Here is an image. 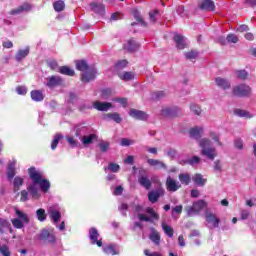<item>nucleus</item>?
Here are the masks:
<instances>
[{"label":"nucleus","mask_w":256,"mask_h":256,"mask_svg":"<svg viewBox=\"0 0 256 256\" xmlns=\"http://www.w3.org/2000/svg\"><path fill=\"white\" fill-rule=\"evenodd\" d=\"M29 177L32 179L33 183L35 185H40V188L42 189L43 193H47L51 187V183L49 180L43 178L41 173L35 169V167H31L28 169Z\"/></svg>","instance_id":"1"},{"label":"nucleus","mask_w":256,"mask_h":256,"mask_svg":"<svg viewBox=\"0 0 256 256\" xmlns=\"http://www.w3.org/2000/svg\"><path fill=\"white\" fill-rule=\"evenodd\" d=\"M199 147H201V155L213 161L217 157V149L211 147V140L209 138H202L199 140Z\"/></svg>","instance_id":"2"},{"label":"nucleus","mask_w":256,"mask_h":256,"mask_svg":"<svg viewBox=\"0 0 256 256\" xmlns=\"http://www.w3.org/2000/svg\"><path fill=\"white\" fill-rule=\"evenodd\" d=\"M206 207L207 202L205 200H198L193 202L191 206H185L184 211L187 213L188 217H193V215H199Z\"/></svg>","instance_id":"3"},{"label":"nucleus","mask_w":256,"mask_h":256,"mask_svg":"<svg viewBox=\"0 0 256 256\" xmlns=\"http://www.w3.org/2000/svg\"><path fill=\"white\" fill-rule=\"evenodd\" d=\"M146 213H148L150 217L145 214H138L139 221H145L146 223H153V219L155 221H159L160 216L157 212H155V210L152 207H147Z\"/></svg>","instance_id":"4"},{"label":"nucleus","mask_w":256,"mask_h":256,"mask_svg":"<svg viewBox=\"0 0 256 256\" xmlns=\"http://www.w3.org/2000/svg\"><path fill=\"white\" fill-rule=\"evenodd\" d=\"M233 95L235 97H249V95H251V87L245 84L235 86L233 89Z\"/></svg>","instance_id":"5"},{"label":"nucleus","mask_w":256,"mask_h":256,"mask_svg":"<svg viewBox=\"0 0 256 256\" xmlns=\"http://www.w3.org/2000/svg\"><path fill=\"white\" fill-rule=\"evenodd\" d=\"M139 175H141L138 178L139 185H141V187H144V189L149 191V189H151L152 183L151 180H149V178L147 177V170L140 168Z\"/></svg>","instance_id":"6"},{"label":"nucleus","mask_w":256,"mask_h":256,"mask_svg":"<svg viewBox=\"0 0 256 256\" xmlns=\"http://www.w3.org/2000/svg\"><path fill=\"white\" fill-rule=\"evenodd\" d=\"M40 241H47V243H50L51 245H55L57 238L55 237V234L53 232H50L47 229L41 230L39 234Z\"/></svg>","instance_id":"7"},{"label":"nucleus","mask_w":256,"mask_h":256,"mask_svg":"<svg viewBox=\"0 0 256 256\" xmlns=\"http://www.w3.org/2000/svg\"><path fill=\"white\" fill-rule=\"evenodd\" d=\"M87 72L81 75L82 83H91V81H95L97 78V70L95 69H88Z\"/></svg>","instance_id":"8"},{"label":"nucleus","mask_w":256,"mask_h":256,"mask_svg":"<svg viewBox=\"0 0 256 256\" xmlns=\"http://www.w3.org/2000/svg\"><path fill=\"white\" fill-rule=\"evenodd\" d=\"M198 8L201 11H210L213 12L215 11L216 7H215V1L213 0H201L198 3Z\"/></svg>","instance_id":"9"},{"label":"nucleus","mask_w":256,"mask_h":256,"mask_svg":"<svg viewBox=\"0 0 256 256\" xmlns=\"http://www.w3.org/2000/svg\"><path fill=\"white\" fill-rule=\"evenodd\" d=\"M89 237L92 245H97V247H103V241L99 240V231H97V228L90 229Z\"/></svg>","instance_id":"10"},{"label":"nucleus","mask_w":256,"mask_h":256,"mask_svg":"<svg viewBox=\"0 0 256 256\" xmlns=\"http://www.w3.org/2000/svg\"><path fill=\"white\" fill-rule=\"evenodd\" d=\"M163 195H165V190H163V188H159L155 191H150L148 193V201H150V203H157L159 201V198L163 197Z\"/></svg>","instance_id":"11"},{"label":"nucleus","mask_w":256,"mask_h":256,"mask_svg":"<svg viewBox=\"0 0 256 256\" xmlns=\"http://www.w3.org/2000/svg\"><path fill=\"white\" fill-rule=\"evenodd\" d=\"M129 115L130 117H133V119H138V121H147V119H149L147 113L137 109H131Z\"/></svg>","instance_id":"12"},{"label":"nucleus","mask_w":256,"mask_h":256,"mask_svg":"<svg viewBox=\"0 0 256 256\" xmlns=\"http://www.w3.org/2000/svg\"><path fill=\"white\" fill-rule=\"evenodd\" d=\"M166 189L171 193H175V191H179V189H181V184L177 183L175 179L168 177L166 179Z\"/></svg>","instance_id":"13"},{"label":"nucleus","mask_w":256,"mask_h":256,"mask_svg":"<svg viewBox=\"0 0 256 256\" xmlns=\"http://www.w3.org/2000/svg\"><path fill=\"white\" fill-rule=\"evenodd\" d=\"M47 80V87H49L50 89H53V87H59L60 85H63V78H61V76L52 75Z\"/></svg>","instance_id":"14"},{"label":"nucleus","mask_w":256,"mask_h":256,"mask_svg":"<svg viewBox=\"0 0 256 256\" xmlns=\"http://www.w3.org/2000/svg\"><path fill=\"white\" fill-rule=\"evenodd\" d=\"M162 115L164 117H178V115H181V110L177 107L164 108L162 109Z\"/></svg>","instance_id":"15"},{"label":"nucleus","mask_w":256,"mask_h":256,"mask_svg":"<svg viewBox=\"0 0 256 256\" xmlns=\"http://www.w3.org/2000/svg\"><path fill=\"white\" fill-rule=\"evenodd\" d=\"M93 107L97 109V111H109V109L113 107V104H111V102L95 101Z\"/></svg>","instance_id":"16"},{"label":"nucleus","mask_w":256,"mask_h":256,"mask_svg":"<svg viewBox=\"0 0 256 256\" xmlns=\"http://www.w3.org/2000/svg\"><path fill=\"white\" fill-rule=\"evenodd\" d=\"M205 215L207 223H212L213 227L215 228L219 227V223H221V220H219V218H217L215 214L206 211Z\"/></svg>","instance_id":"17"},{"label":"nucleus","mask_w":256,"mask_h":256,"mask_svg":"<svg viewBox=\"0 0 256 256\" xmlns=\"http://www.w3.org/2000/svg\"><path fill=\"white\" fill-rule=\"evenodd\" d=\"M173 41L176 43L177 49H185V47H187V44L185 43V36H182L181 34H175Z\"/></svg>","instance_id":"18"},{"label":"nucleus","mask_w":256,"mask_h":256,"mask_svg":"<svg viewBox=\"0 0 256 256\" xmlns=\"http://www.w3.org/2000/svg\"><path fill=\"white\" fill-rule=\"evenodd\" d=\"M30 97L32 101H36V103H39L45 99V95H43V91L41 90H32L30 92Z\"/></svg>","instance_id":"19"},{"label":"nucleus","mask_w":256,"mask_h":256,"mask_svg":"<svg viewBox=\"0 0 256 256\" xmlns=\"http://www.w3.org/2000/svg\"><path fill=\"white\" fill-rule=\"evenodd\" d=\"M147 164L150 167H156L157 169H167V165L163 163L161 160L157 159H148Z\"/></svg>","instance_id":"20"},{"label":"nucleus","mask_w":256,"mask_h":256,"mask_svg":"<svg viewBox=\"0 0 256 256\" xmlns=\"http://www.w3.org/2000/svg\"><path fill=\"white\" fill-rule=\"evenodd\" d=\"M190 137L193 139H201V136L203 135V127H194L189 130Z\"/></svg>","instance_id":"21"},{"label":"nucleus","mask_w":256,"mask_h":256,"mask_svg":"<svg viewBox=\"0 0 256 256\" xmlns=\"http://www.w3.org/2000/svg\"><path fill=\"white\" fill-rule=\"evenodd\" d=\"M217 87H221V89H230L231 88V83L227 81L225 78L217 77L215 79Z\"/></svg>","instance_id":"22"},{"label":"nucleus","mask_w":256,"mask_h":256,"mask_svg":"<svg viewBox=\"0 0 256 256\" xmlns=\"http://www.w3.org/2000/svg\"><path fill=\"white\" fill-rule=\"evenodd\" d=\"M103 251L106 255H119V250H117L115 244L104 246Z\"/></svg>","instance_id":"23"},{"label":"nucleus","mask_w":256,"mask_h":256,"mask_svg":"<svg viewBox=\"0 0 256 256\" xmlns=\"http://www.w3.org/2000/svg\"><path fill=\"white\" fill-rule=\"evenodd\" d=\"M23 11H31V4H23L18 8L11 10V15H19V13H23Z\"/></svg>","instance_id":"24"},{"label":"nucleus","mask_w":256,"mask_h":256,"mask_svg":"<svg viewBox=\"0 0 256 256\" xmlns=\"http://www.w3.org/2000/svg\"><path fill=\"white\" fill-rule=\"evenodd\" d=\"M28 191L33 199H39V188L37 184L33 182V184L29 185Z\"/></svg>","instance_id":"25"},{"label":"nucleus","mask_w":256,"mask_h":256,"mask_svg":"<svg viewBox=\"0 0 256 256\" xmlns=\"http://www.w3.org/2000/svg\"><path fill=\"white\" fill-rule=\"evenodd\" d=\"M15 214L17 215L18 219L25 223L26 225L29 224V216L24 213L23 211L15 208Z\"/></svg>","instance_id":"26"},{"label":"nucleus","mask_w":256,"mask_h":256,"mask_svg":"<svg viewBox=\"0 0 256 256\" xmlns=\"http://www.w3.org/2000/svg\"><path fill=\"white\" fill-rule=\"evenodd\" d=\"M126 49L129 53H133V52L137 51V49H139V45L137 44V42L134 39H130V40H128Z\"/></svg>","instance_id":"27"},{"label":"nucleus","mask_w":256,"mask_h":256,"mask_svg":"<svg viewBox=\"0 0 256 256\" xmlns=\"http://www.w3.org/2000/svg\"><path fill=\"white\" fill-rule=\"evenodd\" d=\"M7 229H11V223L7 219L0 218V234L3 235Z\"/></svg>","instance_id":"28"},{"label":"nucleus","mask_w":256,"mask_h":256,"mask_svg":"<svg viewBox=\"0 0 256 256\" xmlns=\"http://www.w3.org/2000/svg\"><path fill=\"white\" fill-rule=\"evenodd\" d=\"M192 181H194V183L196 185H198L199 187H203V185H205V183H207V179H204L203 175H201V174H195L192 178Z\"/></svg>","instance_id":"29"},{"label":"nucleus","mask_w":256,"mask_h":256,"mask_svg":"<svg viewBox=\"0 0 256 256\" xmlns=\"http://www.w3.org/2000/svg\"><path fill=\"white\" fill-rule=\"evenodd\" d=\"M59 73H61V75H68V77H73V75H75V70L71 69L69 66H61L59 68Z\"/></svg>","instance_id":"30"},{"label":"nucleus","mask_w":256,"mask_h":256,"mask_svg":"<svg viewBox=\"0 0 256 256\" xmlns=\"http://www.w3.org/2000/svg\"><path fill=\"white\" fill-rule=\"evenodd\" d=\"M27 55H29V47H26L24 50H18L15 55V59L16 61H23Z\"/></svg>","instance_id":"31"},{"label":"nucleus","mask_w":256,"mask_h":256,"mask_svg":"<svg viewBox=\"0 0 256 256\" xmlns=\"http://www.w3.org/2000/svg\"><path fill=\"white\" fill-rule=\"evenodd\" d=\"M76 69L78 71H82V72H85V71H89V64H87V62L85 60H79L76 62Z\"/></svg>","instance_id":"32"},{"label":"nucleus","mask_w":256,"mask_h":256,"mask_svg":"<svg viewBox=\"0 0 256 256\" xmlns=\"http://www.w3.org/2000/svg\"><path fill=\"white\" fill-rule=\"evenodd\" d=\"M93 141H97V134H90L88 136L82 137V143L83 145H91Z\"/></svg>","instance_id":"33"},{"label":"nucleus","mask_w":256,"mask_h":256,"mask_svg":"<svg viewBox=\"0 0 256 256\" xmlns=\"http://www.w3.org/2000/svg\"><path fill=\"white\" fill-rule=\"evenodd\" d=\"M134 19L141 25V27H147V22L141 17L139 10H133Z\"/></svg>","instance_id":"34"},{"label":"nucleus","mask_w":256,"mask_h":256,"mask_svg":"<svg viewBox=\"0 0 256 256\" xmlns=\"http://www.w3.org/2000/svg\"><path fill=\"white\" fill-rule=\"evenodd\" d=\"M91 9L92 11H94V13H100V15H103V13H105V5L103 4L92 3Z\"/></svg>","instance_id":"35"},{"label":"nucleus","mask_w":256,"mask_h":256,"mask_svg":"<svg viewBox=\"0 0 256 256\" xmlns=\"http://www.w3.org/2000/svg\"><path fill=\"white\" fill-rule=\"evenodd\" d=\"M107 119H111L115 123H121L123 121V118H121V114L118 112L108 113L106 114Z\"/></svg>","instance_id":"36"},{"label":"nucleus","mask_w":256,"mask_h":256,"mask_svg":"<svg viewBox=\"0 0 256 256\" xmlns=\"http://www.w3.org/2000/svg\"><path fill=\"white\" fill-rule=\"evenodd\" d=\"M179 181L182 183V185H189L191 183V175L187 173L179 174Z\"/></svg>","instance_id":"37"},{"label":"nucleus","mask_w":256,"mask_h":256,"mask_svg":"<svg viewBox=\"0 0 256 256\" xmlns=\"http://www.w3.org/2000/svg\"><path fill=\"white\" fill-rule=\"evenodd\" d=\"M53 8L57 13L65 10V2L63 0H58L53 3Z\"/></svg>","instance_id":"38"},{"label":"nucleus","mask_w":256,"mask_h":256,"mask_svg":"<svg viewBox=\"0 0 256 256\" xmlns=\"http://www.w3.org/2000/svg\"><path fill=\"white\" fill-rule=\"evenodd\" d=\"M162 229L165 233V235H167V237H173V235H175V231L173 230V227L167 225L166 223H162Z\"/></svg>","instance_id":"39"},{"label":"nucleus","mask_w":256,"mask_h":256,"mask_svg":"<svg viewBox=\"0 0 256 256\" xmlns=\"http://www.w3.org/2000/svg\"><path fill=\"white\" fill-rule=\"evenodd\" d=\"M150 239L155 245H160L161 243V235H159V232L157 230H153Z\"/></svg>","instance_id":"40"},{"label":"nucleus","mask_w":256,"mask_h":256,"mask_svg":"<svg viewBox=\"0 0 256 256\" xmlns=\"http://www.w3.org/2000/svg\"><path fill=\"white\" fill-rule=\"evenodd\" d=\"M7 177L9 181H12L13 177H15V163L8 164Z\"/></svg>","instance_id":"41"},{"label":"nucleus","mask_w":256,"mask_h":256,"mask_svg":"<svg viewBox=\"0 0 256 256\" xmlns=\"http://www.w3.org/2000/svg\"><path fill=\"white\" fill-rule=\"evenodd\" d=\"M50 219H52L55 223V225H57V223H59V221L61 220V212L57 211V210H51L50 211Z\"/></svg>","instance_id":"42"},{"label":"nucleus","mask_w":256,"mask_h":256,"mask_svg":"<svg viewBox=\"0 0 256 256\" xmlns=\"http://www.w3.org/2000/svg\"><path fill=\"white\" fill-rule=\"evenodd\" d=\"M36 217L38 221H46L47 220V213H45V209L40 208L36 211Z\"/></svg>","instance_id":"43"},{"label":"nucleus","mask_w":256,"mask_h":256,"mask_svg":"<svg viewBox=\"0 0 256 256\" xmlns=\"http://www.w3.org/2000/svg\"><path fill=\"white\" fill-rule=\"evenodd\" d=\"M234 113L238 117H246V119H251V114L247 110L235 109Z\"/></svg>","instance_id":"44"},{"label":"nucleus","mask_w":256,"mask_h":256,"mask_svg":"<svg viewBox=\"0 0 256 256\" xmlns=\"http://www.w3.org/2000/svg\"><path fill=\"white\" fill-rule=\"evenodd\" d=\"M63 139V135L61 134H55L54 139L52 140L51 143V149L54 151V149H57V145H59V141Z\"/></svg>","instance_id":"45"},{"label":"nucleus","mask_w":256,"mask_h":256,"mask_svg":"<svg viewBox=\"0 0 256 256\" xmlns=\"http://www.w3.org/2000/svg\"><path fill=\"white\" fill-rule=\"evenodd\" d=\"M209 137L212 139V141H215L219 147H223V142L220 140L219 135L215 132H210Z\"/></svg>","instance_id":"46"},{"label":"nucleus","mask_w":256,"mask_h":256,"mask_svg":"<svg viewBox=\"0 0 256 256\" xmlns=\"http://www.w3.org/2000/svg\"><path fill=\"white\" fill-rule=\"evenodd\" d=\"M113 95V90L111 88H105L101 90L102 99H109Z\"/></svg>","instance_id":"47"},{"label":"nucleus","mask_w":256,"mask_h":256,"mask_svg":"<svg viewBox=\"0 0 256 256\" xmlns=\"http://www.w3.org/2000/svg\"><path fill=\"white\" fill-rule=\"evenodd\" d=\"M98 147L102 153H107L109 151V147H111V143L109 142H101L98 144Z\"/></svg>","instance_id":"48"},{"label":"nucleus","mask_w":256,"mask_h":256,"mask_svg":"<svg viewBox=\"0 0 256 256\" xmlns=\"http://www.w3.org/2000/svg\"><path fill=\"white\" fill-rule=\"evenodd\" d=\"M23 185V178L17 176L14 179V191H19L21 189V186Z\"/></svg>","instance_id":"49"},{"label":"nucleus","mask_w":256,"mask_h":256,"mask_svg":"<svg viewBox=\"0 0 256 256\" xmlns=\"http://www.w3.org/2000/svg\"><path fill=\"white\" fill-rule=\"evenodd\" d=\"M11 223L15 229H23V221L20 220L19 218H14L11 220Z\"/></svg>","instance_id":"50"},{"label":"nucleus","mask_w":256,"mask_h":256,"mask_svg":"<svg viewBox=\"0 0 256 256\" xmlns=\"http://www.w3.org/2000/svg\"><path fill=\"white\" fill-rule=\"evenodd\" d=\"M198 55H199V53L195 50H191V51H188V52L185 53V57L189 61H192V59H197Z\"/></svg>","instance_id":"51"},{"label":"nucleus","mask_w":256,"mask_h":256,"mask_svg":"<svg viewBox=\"0 0 256 256\" xmlns=\"http://www.w3.org/2000/svg\"><path fill=\"white\" fill-rule=\"evenodd\" d=\"M120 79L123 81H131L135 79V75H133L132 72H124L122 75H120Z\"/></svg>","instance_id":"52"},{"label":"nucleus","mask_w":256,"mask_h":256,"mask_svg":"<svg viewBox=\"0 0 256 256\" xmlns=\"http://www.w3.org/2000/svg\"><path fill=\"white\" fill-rule=\"evenodd\" d=\"M0 254L2 256H11V250H9V246L6 244L0 246Z\"/></svg>","instance_id":"53"},{"label":"nucleus","mask_w":256,"mask_h":256,"mask_svg":"<svg viewBox=\"0 0 256 256\" xmlns=\"http://www.w3.org/2000/svg\"><path fill=\"white\" fill-rule=\"evenodd\" d=\"M237 77L241 81H245L249 77V73H247L245 70H239L237 71Z\"/></svg>","instance_id":"54"},{"label":"nucleus","mask_w":256,"mask_h":256,"mask_svg":"<svg viewBox=\"0 0 256 256\" xmlns=\"http://www.w3.org/2000/svg\"><path fill=\"white\" fill-rule=\"evenodd\" d=\"M165 91H156L152 94V98L156 101H159V99H163L165 97Z\"/></svg>","instance_id":"55"},{"label":"nucleus","mask_w":256,"mask_h":256,"mask_svg":"<svg viewBox=\"0 0 256 256\" xmlns=\"http://www.w3.org/2000/svg\"><path fill=\"white\" fill-rule=\"evenodd\" d=\"M190 111H192L194 115H201V107H199L197 104H191Z\"/></svg>","instance_id":"56"},{"label":"nucleus","mask_w":256,"mask_h":256,"mask_svg":"<svg viewBox=\"0 0 256 256\" xmlns=\"http://www.w3.org/2000/svg\"><path fill=\"white\" fill-rule=\"evenodd\" d=\"M187 163L188 165H198V163H201V158L199 156H193L187 160Z\"/></svg>","instance_id":"57"},{"label":"nucleus","mask_w":256,"mask_h":256,"mask_svg":"<svg viewBox=\"0 0 256 256\" xmlns=\"http://www.w3.org/2000/svg\"><path fill=\"white\" fill-rule=\"evenodd\" d=\"M226 40L228 41V43H238L239 42V37L235 34H229L226 37Z\"/></svg>","instance_id":"58"},{"label":"nucleus","mask_w":256,"mask_h":256,"mask_svg":"<svg viewBox=\"0 0 256 256\" xmlns=\"http://www.w3.org/2000/svg\"><path fill=\"white\" fill-rule=\"evenodd\" d=\"M129 65V62L127 60H120L116 63L115 67L116 69H125Z\"/></svg>","instance_id":"59"},{"label":"nucleus","mask_w":256,"mask_h":256,"mask_svg":"<svg viewBox=\"0 0 256 256\" xmlns=\"http://www.w3.org/2000/svg\"><path fill=\"white\" fill-rule=\"evenodd\" d=\"M108 169L111 170L112 173H117V172H119L120 166H119V164H115V163L111 162L108 165Z\"/></svg>","instance_id":"60"},{"label":"nucleus","mask_w":256,"mask_h":256,"mask_svg":"<svg viewBox=\"0 0 256 256\" xmlns=\"http://www.w3.org/2000/svg\"><path fill=\"white\" fill-rule=\"evenodd\" d=\"M16 93H18V95H27V87L17 86Z\"/></svg>","instance_id":"61"},{"label":"nucleus","mask_w":256,"mask_h":256,"mask_svg":"<svg viewBox=\"0 0 256 256\" xmlns=\"http://www.w3.org/2000/svg\"><path fill=\"white\" fill-rule=\"evenodd\" d=\"M172 213L181 215L183 213V205H177V206L172 207Z\"/></svg>","instance_id":"62"},{"label":"nucleus","mask_w":256,"mask_h":256,"mask_svg":"<svg viewBox=\"0 0 256 256\" xmlns=\"http://www.w3.org/2000/svg\"><path fill=\"white\" fill-rule=\"evenodd\" d=\"M214 171H223V166L221 165V160H216L214 162Z\"/></svg>","instance_id":"63"},{"label":"nucleus","mask_w":256,"mask_h":256,"mask_svg":"<svg viewBox=\"0 0 256 256\" xmlns=\"http://www.w3.org/2000/svg\"><path fill=\"white\" fill-rule=\"evenodd\" d=\"M116 103H120L122 107H127V98H114Z\"/></svg>","instance_id":"64"}]
</instances>
